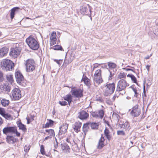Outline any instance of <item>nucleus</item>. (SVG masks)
Masks as SVG:
<instances>
[{"label":"nucleus","instance_id":"61","mask_svg":"<svg viewBox=\"0 0 158 158\" xmlns=\"http://www.w3.org/2000/svg\"><path fill=\"white\" fill-rule=\"evenodd\" d=\"M27 124H29V118H27Z\"/></svg>","mask_w":158,"mask_h":158},{"label":"nucleus","instance_id":"37","mask_svg":"<svg viewBox=\"0 0 158 158\" xmlns=\"http://www.w3.org/2000/svg\"><path fill=\"white\" fill-rule=\"evenodd\" d=\"M129 76V77H130L131 78L132 80L133 81V82L134 83H136L137 80H136V77L134 76L133 75H127V76Z\"/></svg>","mask_w":158,"mask_h":158},{"label":"nucleus","instance_id":"48","mask_svg":"<svg viewBox=\"0 0 158 158\" xmlns=\"http://www.w3.org/2000/svg\"><path fill=\"white\" fill-rule=\"evenodd\" d=\"M59 103L61 106H65L67 104V102L66 101H59Z\"/></svg>","mask_w":158,"mask_h":158},{"label":"nucleus","instance_id":"27","mask_svg":"<svg viewBox=\"0 0 158 158\" xmlns=\"http://www.w3.org/2000/svg\"><path fill=\"white\" fill-rule=\"evenodd\" d=\"M18 125L20 129L24 131L26 130L25 126L22 124L21 122H19L18 123Z\"/></svg>","mask_w":158,"mask_h":158},{"label":"nucleus","instance_id":"56","mask_svg":"<svg viewBox=\"0 0 158 158\" xmlns=\"http://www.w3.org/2000/svg\"><path fill=\"white\" fill-rule=\"evenodd\" d=\"M88 124H84L83 126V127L85 128H88Z\"/></svg>","mask_w":158,"mask_h":158},{"label":"nucleus","instance_id":"8","mask_svg":"<svg viewBox=\"0 0 158 158\" xmlns=\"http://www.w3.org/2000/svg\"><path fill=\"white\" fill-rule=\"evenodd\" d=\"M140 113V109L138 108L137 105H136L132 108V110L131 111L130 113L131 115L135 117L139 116Z\"/></svg>","mask_w":158,"mask_h":158},{"label":"nucleus","instance_id":"57","mask_svg":"<svg viewBox=\"0 0 158 158\" xmlns=\"http://www.w3.org/2000/svg\"><path fill=\"white\" fill-rule=\"evenodd\" d=\"M150 66L149 65H147L146 66V68L148 70V71H149V68L150 67Z\"/></svg>","mask_w":158,"mask_h":158},{"label":"nucleus","instance_id":"53","mask_svg":"<svg viewBox=\"0 0 158 158\" xmlns=\"http://www.w3.org/2000/svg\"><path fill=\"white\" fill-rule=\"evenodd\" d=\"M54 61L56 62V63H57V64H58L59 65H60V61H61V60H56V59H54Z\"/></svg>","mask_w":158,"mask_h":158},{"label":"nucleus","instance_id":"4","mask_svg":"<svg viewBox=\"0 0 158 158\" xmlns=\"http://www.w3.org/2000/svg\"><path fill=\"white\" fill-rule=\"evenodd\" d=\"M129 86L126 81L124 79H122L119 80L118 82L117 90L118 91H121L124 90L126 88Z\"/></svg>","mask_w":158,"mask_h":158},{"label":"nucleus","instance_id":"52","mask_svg":"<svg viewBox=\"0 0 158 158\" xmlns=\"http://www.w3.org/2000/svg\"><path fill=\"white\" fill-rule=\"evenodd\" d=\"M88 129V128H85L83 127V130L84 133L85 135H86V132L87 131Z\"/></svg>","mask_w":158,"mask_h":158},{"label":"nucleus","instance_id":"50","mask_svg":"<svg viewBox=\"0 0 158 158\" xmlns=\"http://www.w3.org/2000/svg\"><path fill=\"white\" fill-rule=\"evenodd\" d=\"M5 113V112L4 111V110L3 109H2L1 108H0V114L2 116H3V115Z\"/></svg>","mask_w":158,"mask_h":158},{"label":"nucleus","instance_id":"19","mask_svg":"<svg viewBox=\"0 0 158 158\" xmlns=\"http://www.w3.org/2000/svg\"><path fill=\"white\" fill-rule=\"evenodd\" d=\"M19 9V7H16L13 8L11 10L10 16L11 19H12L14 18L15 12L18 11Z\"/></svg>","mask_w":158,"mask_h":158},{"label":"nucleus","instance_id":"20","mask_svg":"<svg viewBox=\"0 0 158 158\" xmlns=\"http://www.w3.org/2000/svg\"><path fill=\"white\" fill-rule=\"evenodd\" d=\"M106 74L105 76L106 78H107L108 80H110L112 79V74L111 72L107 68L105 69Z\"/></svg>","mask_w":158,"mask_h":158},{"label":"nucleus","instance_id":"39","mask_svg":"<svg viewBox=\"0 0 158 158\" xmlns=\"http://www.w3.org/2000/svg\"><path fill=\"white\" fill-rule=\"evenodd\" d=\"M126 74L124 73H120L118 75V78L119 79H122L126 76Z\"/></svg>","mask_w":158,"mask_h":158},{"label":"nucleus","instance_id":"3","mask_svg":"<svg viewBox=\"0 0 158 158\" xmlns=\"http://www.w3.org/2000/svg\"><path fill=\"white\" fill-rule=\"evenodd\" d=\"M27 71L30 72L33 71L35 69V64L34 60L32 59L27 60L26 62Z\"/></svg>","mask_w":158,"mask_h":158},{"label":"nucleus","instance_id":"7","mask_svg":"<svg viewBox=\"0 0 158 158\" xmlns=\"http://www.w3.org/2000/svg\"><path fill=\"white\" fill-rule=\"evenodd\" d=\"M101 73L102 71L101 69H99L95 71L94 75V81L98 84L101 83L103 81L102 78Z\"/></svg>","mask_w":158,"mask_h":158},{"label":"nucleus","instance_id":"31","mask_svg":"<svg viewBox=\"0 0 158 158\" xmlns=\"http://www.w3.org/2000/svg\"><path fill=\"white\" fill-rule=\"evenodd\" d=\"M8 50H0V57L5 56L8 52Z\"/></svg>","mask_w":158,"mask_h":158},{"label":"nucleus","instance_id":"6","mask_svg":"<svg viewBox=\"0 0 158 158\" xmlns=\"http://www.w3.org/2000/svg\"><path fill=\"white\" fill-rule=\"evenodd\" d=\"M105 95L108 96L112 94L114 90L115 86L114 83L107 84L105 86Z\"/></svg>","mask_w":158,"mask_h":158},{"label":"nucleus","instance_id":"9","mask_svg":"<svg viewBox=\"0 0 158 158\" xmlns=\"http://www.w3.org/2000/svg\"><path fill=\"white\" fill-rule=\"evenodd\" d=\"M71 92L73 95L76 98H80L83 96V91L80 89H72Z\"/></svg>","mask_w":158,"mask_h":158},{"label":"nucleus","instance_id":"43","mask_svg":"<svg viewBox=\"0 0 158 158\" xmlns=\"http://www.w3.org/2000/svg\"><path fill=\"white\" fill-rule=\"evenodd\" d=\"M40 152L43 155L45 154L44 149L43 145H41L40 146Z\"/></svg>","mask_w":158,"mask_h":158},{"label":"nucleus","instance_id":"47","mask_svg":"<svg viewBox=\"0 0 158 158\" xmlns=\"http://www.w3.org/2000/svg\"><path fill=\"white\" fill-rule=\"evenodd\" d=\"M96 100L99 102H102L103 101V99L100 97L97 96L96 97Z\"/></svg>","mask_w":158,"mask_h":158},{"label":"nucleus","instance_id":"38","mask_svg":"<svg viewBox=\"0 0 158 158\" xmlns=\"http://www.w3.org/2000/svg\"><path fill=\"white\" fill-rule=\"evenodd\" d=\"M92 116L96 118H99L98 114V112H92Z\"/></svg>","mask_w":158,"mask_h":158},{"label":"nucleus","instance_id":"28","mask_svg":"<svg viewBox=\"0 0 158 158\" xmlns=\"http://www.w3.org/2000/svg\"><path fill=\"white\" fill-rule=\"evenodd\" d=\"M2 88H3V89L5 91H9L10 90V87L6 84L2 85Z\"/></svg>","mask_w":158,"mask_h":158},{"label":"nucleus","instance_id":"40","mask_svg":"<svg viewBox=\"0 0 158 158\" xmlns=\"http://www.w3.org/2000/svg\"><path fill=\"white\" fill-rule=\"evenodd\" d=\"M52 48L54 50L62 49L61 46L58 45H56L54 46L53 48Z\"/></svg>","mask_w":158,"mask_h":158},{"label":"nucleus","instance_id":"22","mask_svg":"<svg viewBox=\"0 0 158 158\" xmlns=\"http://www.w3.org/2000/svg\"><path fill=\"white\" fill-rule=\"evenodd\" d=\"M63 98L65 100L68 102L69 105L70 106V103L72 101V96L70 94L66 95L63 97Z\"/></svg>","mask_w":158,"mask_h":158},{"label":"nucleus","instance_id":"60","mask_svg":"<svg viewBox=\"0 0 158 158\" xmlns=\"http://www.w3.org/2000/svg\"><path fill=\"white\" fill-rule=\"evenodd\" d=\"M116 97V95H114L113 96V98H112V100L113 101H114Z\"/></svg>","mask_w":158,"mask_h":158},{"label":"nucleus","instance_id":"14","mask_svg":"<svg viewBox=\"0 0 158 158\" xmlns=\"http://www.w3.org/2000/svg\"><path fill=\"white\" fill-rule=\"evenodd\" d=\"M20 52V50H11L10 52V55L11 57L15 58L19 55Z\"/></svg>","mask_w":158,"mask_h":158},{"label":"nucleus","instance_id":"11","mask_svg":"<svg viewBox=\"0 0 158 158\" xmlns=\"http://www.w3.org/2000/svg\"><path fill=\"white\" fill-rule=\"evenodd\" d=\"M16 131L15 127H7L4 128L3 132L4 134H6L9 133H14Z\"/></svg>","mask_w":158,"mask_h":158},{"label":"nucleus","instance_id":"12","mask_svg":"<svg viewBox=\"0 0 158 158\" xmlns=\"http://www.w3.org/2000/svg\"><path fill=\"white\" fill-rule=\"evenodd\" d=\"M56 34L55 31H53L50 36V44L51 45L55 44L56 42Z\"/></svg>","mask_w":158,"mask_h":158},{"label":"nucleus","instance_id":"23","mask_svg":"<svg viewBox=\"0 0 158 158\" xmlns=\"http://www.w3.org/2000/svg\"><path fill=\"white\" fill-rule=\"evenodd\" d=\"M48 122H47L45 124L44 127V128H47L49 127H51L53 125L54 122L51 119H48Z\"/></svg>","mask_w":158,"mask_h":158},{"label":"nucleus","instance_id":"32","mask_svg":"<svg viewBox=\"0 0 158 158\" xmlns=\"http://www.w3.org/2000/svg\"><path fill=\"white\" fill-rule=\"evenodd\" d=\"M8 50H0V57L5 56L8 52Z\"/></svg>","mask_w":158,"mask_h":158},{"label":"nucleus","instance_id":"51","mask_svg":"<svg viewBox=\"0 0 158 158\" xmlns=\"http://www.w3.org/2000/svg\"><path fill=\"white\" fill-rule=\"evenodd\" d=\"M152 55V53H151L150 54V55H148L146 57H144V59L146 60L149 59L150 58V57Z\"/></svg>","mask_w":158,"mask_h":158},{"label":"nucleus","instance_id":"44","mask_svg":"<svg viewBox=\"0 0 158 158\" xmlns=\"http://www.w3.org/2000/svg\"><path fill=\"white\" fill-rule=\"evenodd\" d=\"M30 148V147L29 145H25L24 148V151L25 152H28Z\"/></svg>","mask_w":158,"mask_h":158},{"label":"nucleus","instance_id":"30","mask_svg":"<svg viewBox=\"0 0 158 158\" xmlns=\"http://www.w3.org/2000/svg\"><path fill=\"white\" fill-rule=\"evenodd\" d=\"M6 79L7 81L11 83L13 81V78L12 75H7L6 76Z\"/></svg>","mask_w":158,"mask_h":158},{"label":"nucleus","instance_id":"46","mask_svg":"<svg viewBox=\"0 0 158 158\" xmlns=\"http://www.w3.org/2000/svg\"><path fill=\"white\" fill-rule=\"evenodd\" d=\"M131 88L132 89V90H133V91H134V92L135 93L134 96L135 97H137V90L134 87H131Z\"/></svg>","mask_w":158,"mask_h":158},{"label":"nucleus","instance_id":"45","mask_svg":"<svg viewBox=\"0 0 158 158\" xmlns=\"http://www.w3.org/2000/svg\"><path fill=\"white\" fill-rule=\"evenodd\" d=\"M3 116L7 119H10L11 116L9 114L5 113L4 114Z\"/></svg>","mask_w":158,"mask_h":158},{"label":"nucleus","instance_id":"33","mask_svg":"<svg viewBox=\"0 0 158 158\" xmlns=\"http://www.w3.org/2000/svg\"><path fill=\"white\" fill-rule=\"evenodd\" d=\"M104 133L105 135L106 136L107 139L110 140V135H109V130L107 129L106 128V129L104 131Z\"/></svg>","mask_w":158,"mask_h":158},{"label":"nucleus","instance_id":"24","mask_svg":"<svg viewBox=\"0 0 158 158\" xmlns=\"http://www.w3.org/2000/svg\"><path fill=\"white\" fill-rule=\"evenodd\" d=\"M45 131L48 133V135H49V136H51L52 137L55 135L54 131L53 129H46L45 130Z\"/></svg>","mask_w":158,"mask_h":158},{"label":"nucleus","instance_id":"49","mask_svg":"<svg viewBox=\"0 0 158 158\" xmlns=\"http://www.w3.org/2000/svg\"><path fill=\"white\" fill-rule=\"evenodd\" d=\"M4 80L3 74L2 72H0V81H2Z\"/></svg>","mask_w":158,"mask_h":158},{"label":"nucleus","instance_id":"25","mask_svg":"<svg viewBox=\"0 0 158 158\" xmlns=\"http://www.w3.org/2000/svg\"><path fill=\"white\" fill-rule=\"evenodd\" d=\"M88 124L90 126L92 129H97L98 127V125L96 123H89Z\"/></svg>","mask_w":158,"mask_h":158},{"label":"nucleus","instance_id":"54","mask_svg":"<svg viewBox=\"0 0 158 158\" xmlns=\"http://www.w3.org/2000/svg\"><path fill=\"white\" fill-rule=\"evenodd\" d=\"M52 137H51V136H48L47 137H46L44 139V141H45L46 140H47L48 139H51V138H52Z\"/></svg>","mask_w":158,"mask_h":158},{"label":"nucleus","instance_id":"5","mask_svg":"<svg viewBox=\"0 0 158 158\" xmlns=\"http://www.w3.org/2000/svg\"><path fill=\"white\" fill-rule=\"evenodd\" d=\"M10 97L12 100H18L21 97L20 90L18 88L13 89Z\"/></svg>","mask_w":158,"mask_h":158},{"label":"nucleus","instance_id":"26","mask_svg":"<svg viewBox=\"0 0 158 158\" xmlns=\"http://www.w3.org/2000/svg\"><path fill=\"white\" fill-rule=\"evenodd\" d=\"M1 103L3 106H6L8 105L9 101L5 99H3L1 101Z\"/></svg>","mask_w":158,"mask_h":158},{"label":"nucleus","instance_id":"41","mask_svg":"<svg viewBox=\"0 0 158 158\" xmlns=\"http://www.w3.org/2000/svg\"><path fill=\"white\" fill-rule=\"evenodd\" d=\"M87 10V8L85 6L82 7V8L81 9V12L82 13H85Z\"/></svg>","mask_w":158,"mask_h":158},{"label":"nucleus","instance_id":"2","mask_svg":"<svg viewBox=\"0 0 158 158\" xmlns=\"http://www.w3.org/2000/svg\"><path fill=\"white\" fill-rule=\"evenodd\" d=\"M14 64L11 60L8 59H5L2 62V68L5 70H10L14 68Z\"/></svg>","mask_w":158,"mask_h":158},{"label":"nucleus","instance_id":"1","mask_svg":"<svg viewBox=\"0 0 158 158\" xmlns=\"http://www.w3.org/2000/svg\"><path fill=\"white\" fill-rule=\"evenodd\" d=\"M26 42L31 49H38L39 48V44L37 41L31 36L26 39Z\"/></svg>","mask_w":158,"mask_h":158},{"label":"nucleus","instance_id":"18","mask_svg":"<svg viewBox=\"0 0 158 158\" xmlns=\"http://www.w3.org/2000/svg\"><path fill=\"white\" fill-rule=\"evenodd\" d=\"M88 114L84 111H82L80 112L79 117L81 119H85L88 116Z\"/></svg>","mask_w":158,"mask_h":158},{"label":"nucleus","instance_id":"59","mask_svg":"<svg viewBox=\"0 0 158 158\" xmlns=\"http://www.w3.org/2000/svg\"><path fill=\"white\" fill-rule=\"evenodd\" d=\"M3 123V121L1 118L0 117V126Z\"/></svg>","mask_w":158,"mask_h":158},{"label":"nucleus","instance_id":"62","mask_svg":"<svg viewBox=\"0 0 158 158\" xmlns=\"http://www.w3.org/2000/svg\"><path fill=\"white\" fill-rule=\"evenodd\" d=\"M66 141L68 143H70L69 139L68 138H67L66 140Z\"/></svg>","mask_w":158,"mask_h":158},{"label":"nucleus","instance_id":"35","mask_svg":"<svg viewBox=\"0 0 158 158\" xmlns=\"http://www.w3.org/2000/svg\"><path fill=\"white\" fill-rule=\"evenodd\" d=\"M69 148V146L65 143L61 144V148L63 150L68 149Z\"/></svg>","mask_w":158,"mask_h":158},{"label":"nucleus","instance_id":"17","mask_svg":"<svg viewBox=\"0 0 158 158\" xmlns=\"http://www.w3.org/2000/svg\"><path fill=\"white\" fill-rule=\"evenodd\" d=\"M104 138L103 137H101L99 139L98 145V149H101L104 146Z\"/></svg>","mask_w":158,"mask_h":158},{"label":"nucleus","instance_id":"36","mask_svg":"<svg viewBox=\"0 0 158 158\" xmlns=\"http://www.w3.org/2000/svg\"><path fill=\"white\" fill-rule=\"evenodd\" d=\"M98 114L99 118H102L104 115V112L103 110H100L98 111Z\"/></svg>","mask_w":158,"mask_h":158},{"label":"nucleus","instance_id":"10","mask_svg":"<svg viewBox=\"0 0 158 158\" xmlns=\"http://www.w3.org/2000/svg\"><path fill=\"white\" fill-rule=\"evenodd\" d=\"M68 126V124L64 123L60 127L58 134L59 136L64 134L67 132Z\"/></svg>","mask_w":158,"mask_h":158},{"label":"nucleus","instance_id":"64","mask_svg":"<svg viewBox=\"0 0 158 158\" xmlns=\"http://www.w3.org/2000/svg\"><path fill=\"white\" fill-rule=\"evenodd\" d=\"M97 66H96L95 65H94V67H93V70H94V69L95 68H96L97 67Z\"/></svg>","mask_w":158,"mask_h":158},{"label":"nucleus","instance_id":"55","mask_svg":"<svg viewBox=\"0 0 158 158\" xmlns=\"http://www.w3.org/2000/svg\"><path fill=\"white\" fill-rule=\"evenodd\" d=\"M13 133V134H16L17 136H19L20 135V133L17 131L16 129V132H15L14 133Z\"/></svg>","mask_w":158,"mask_h":158},{"label":"nucleus","instance_id":"16","mask_svg":"<svg viewBox=\"0 0 158 158\" xmlns=\"http://www.w3.org/2000/svg\"><path fill=\"white\" fill-rule=\"evenodd\" d=\"M119 127L121 128L125 129V131H129L130 129L129 124L127 121L124 123L120 124Z\"/></svg>","mask_w":158,"mask_h":158},{"label":"nucleus","instance_id":"15","mask_svg":"<svg viewBox=\"0 0 158 158\" xmlns=\"http://www.w3.org/2000/svg\"><path fill=\"white\" fill-rule=\"evenodd\" d=\"M81 123L79 122H76L73 125V128L74 130V131L76 132H78L80 131V129L81 127Z\"/></svg>","mask_w":158,"mask_h":158},{"label":"nucleus","instance_id":"13","mask_svg":"<svg viewBox=\"0 0 158 158\" xmlns=\"http://www.w3.org/2000/svg\"><path fill=\"white\" fill-rule=\"evenodd\" d=\"M15 77L17 82L20 83L23 79V76L19 72L17 71L15 73Z\"/></svg>","mask_w":158,"mask_h":158},{"label":"nucleus","instance_id":"63","mask_svg":"<svg viewBox=\"0 0 158 158\" xmlns=\"http://www.w3.org/2000/svg\"><path fill=\"white\" fill-rule=\"evenodd\" d=\"M126 98L127 99H130L131 98L130 97L127 96V97Z\"/></svg>","mask_w":158,"mask_h":158},{"label":"nucleus","instance_id":"21","mask_svg":"<svg viewBox=\"0 0 158 158\" xmlns=\"http://www.w3.org/2000/svg\"><path fill=\"white\" fill-rule=\"evenodd\" d=\"M81 81L84 82V83L87 86H89L90 85V80L85 76L83 75L82 78L81 80Z\"/></svg>","mask_w":158,"mask_h":158},{"label":"nucleus","instance_id":"34","mask_svg":"<svg viewBox=\"0 0 158 158\" xmlns=\"http://www.w3.org/2000/svg\"><path fill=\"white\" fill-rule=\"evenodd\" d=\"M13 137L11 136H8L6 138L7 142L9 143H13L14 142V141L13 139Z\"/></svg>","mask_w":158,"mask_h":158},{"label":"nucleus","instance_id":"42","mask_svg":"<svg viewBox=\"0 0 158 158\" xmlns=\"http://www.w3.org/2000/svg\"><path fill=\"white\" fill-rule=\"evenodd\" d=\"M117 134L118 135H125V133L123 131H118Z\"/></svg>","mask_w":158,"mask_h":158},{"label":"nucleus","instance_id":"29","mask_svg":"<svg viewBox=\"0 0 158 158\" xmlns=\"http://www.w3.org/2000/svg\"><path fill=\"white\" fill-rule=\"evenodd\" d=\"M108 65L110 69H114L116 67V65L115 63L112 62H108Z\"/></svg>","mask_w":158,"mask_h":158},{"label":"nucleus","instance_id":"58","mask_svg":"<svg viewBox=\"0 0 158 158\" xmlns=\"http://www.w3.org/2000/svg\"><path fill=\"white\" fill-rule=\"evenodd\" d=\"M145 86L144 85V86H143V93H144V94H143V95H144L145 96H146V95H145Z\"/></svg>","mask_w":158,"mask_h":158}]
</instances>
